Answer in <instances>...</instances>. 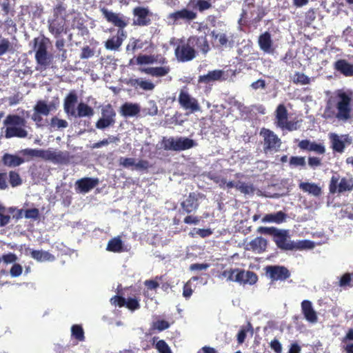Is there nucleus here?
<instances>
[{
  "label": "nucleus",
  "mask_w": 353,
  "mask_h": 353,
  "mask_svg": "<svg viewBox=\"0 0 353 353\" xmlns=\"http://www.w3.org/2000/svg\"><path fill=\"white\" fill-rule=\"evenodd\" d=\"M353 92L350 90H337L326 101L323 117L327 120L347 123L352 118Z\"/></svg>",
  "instance_id": "f257e3e1"
},
{
  "label": "nucleus",
  "mask_w": 353,
  "mask_h": 353,
  "mask_svg": "<svg viewBox=\"0 0 353 353\" xmlns=\"http://www.w3.org/2000/svg\"><path fill=\"white\" fill-rule=\"evenodd\" d=\"M26 122L25 119L18 114H8L3 121V125L6 126L5 137L26 138L28 136V131L23 128Z\"/></svg>",
  "instance_id": "f03ea898"
},
{
  "label": "nucleus",
  "mask_w": 353,
  "mask_h": 353,
  "mask_svg": "<svg viewBox=\"0 0 353 353\" xmlns=\"http://www.w3.org/2000/svg\"><path fill=\"white\" fill-rule=\"evenodd\" d=\"M196 143L192 139L185 137H163L161 142L165 150L183 151L196 146Z\"/></svg>",
  "instance_id": "7ed1b4c3"
},
{
  "label": "nucleus",
  "mask_w": 353,
  "mask_h": 353,
  "mask_svg": "<svg viewBox=\"0 0 353 353\" xmlns=\"http://www.w3.org/2000/svg\"><path fill=\"white\" fill-rule=\"evenodd\" d=\"M48 39L46 38H35L34 39V50L35 60L39 66L46 69L50 65L52 56L48 51Z\"/></svg>",
  "instance_id": "20e7f679"
},
{
  "label": "nucleus",
  "mask_w": 353,
  "mask_h": 353,
  "mask_svg": "<svg viewBox=\"0 0 353 353\" xmlns=\"http://www.w3.org/2000/svg\"><path fill=\"white\" fill-rule=\"evenodd\" d=\"M203 39H195V37H190L187 41H181L175 48L174 53L178 61L187 62L192 60L196 57L194 42L203 41Z\"/></svg>",
  "instance_id": "39448f33"
},
{
  "label": "nucleus",
  "mask_w": 353,
  "mask_h": 353,
  "mask_svg": "<svg viewBox=\"0 0 353 353\" xmlns=\"http://www.w3.org/2000/svg\"><path fill=\"white\" fill-rule=\"evenodd\" d=\"M329 189L332 194L352 191L353 190V179L352 177L340 179L339 174H334L331 178Z\"/></svg>",
  "instance_id": "423d86ee"
},
{
  "label": "nucleus",
  "mask_w": 353,
  "mask_h": 353,
  "mask_svg": "<svg viewBox=\"0 0 353 353\" xmlns=\"http://www.w3.org/2000/svg\"><path fill=\"white\" fill-rule=\"evenodd\" d=\"M100 11L106 21L118 27L119 30H123L128 24L129 18L121 13L114 12L105 7L101 8Z\"/></svg>",
  "instance_id": "0eeeda50"
},
{
  "label": "nucleus",
  "mask_w": 353,
  "mask_h": 353,
  "mask_svg": "<svg viewBox=\"0 0 353 353\" xmlns=\"http://www.w3.org/2000/svg\"><path fill=\"white\" fill-rule=\"evenodd\" d=\"M196 13L187 8L170 13L167 19L170 24H179L181 21L190 22L196 18Z\"/></svg>",
  "instance_id": "6e6552de"
},
{
  "label": "nucleus",
  "mask_w": 353,
  "mask_h": 353,
  "mask_svg": "<svg viewBox=\"0 0 353 353\" xmlns=\"http://www.w3.org/2000/svg\"><path fill=\"white\" fill-rule=\"evenodd\" d=\"M261 134L264 139V150L266 153L278 150L281 145V140L272 131L263 128Z\"/></svg>",
  "instance_id": "1a4fd4ad"
},
{
  "label": "nucleus",
  "mask_w": 353,
  "mask_h": 353,
  "mask_svg": "<svg viewBox=\"0 0 353 353\" xmlns=\"http://www.w3.org/2000/svg\"><path fill=\"white\" fill-rule=\"evenodd\" d=\"M178 101L184 110H190L191 112H199L201 110L198 101L184 90H181Z\"/></svg>",
  "instance_id": "9d476101"
},
{
  "label": "nucleus",
  "mask_w": 353,
  "mask_h": 353,
  "mask_svg": "<svg viewBox=\"0 0 353 353\" xmlns=\"http://www.w3.org/2000/svg\"><path fill=\"white\" fill-rule=\"evenodd\" d=\"M134 26H147L150 24V12L148 8L137 6L132 10Z\"/></svg>",
  "instance_id": "9b49d317"
},
{
  "label": "nucleus",
  "mask_w": 353,
  "mask_h": 353,
  "mask_svg": "<svg viewBox=\"0 0 353 353\" xmlns=\"http://www.w3.org/2000/svg\"><path fill=\"white\" fill-rule=\"evenodd\" d=\"M265 272L273 281H284L290 276L288 268L281 265H268L265 268Z\"/></svg>",
  "instance_id": "f8f14e48"
},
{
  "label": "nucleus",
  "mask_w": 353,
  "mask_h": 353,
  "mask_svg": "<svg viewBox=\"0 0 353 353\" xmlns=\"http://www.w3.org/2000/svg\"><path fill=\"white\" fill-rule=\"evenodd\" d=\"M288 234V230H279L274 237V241L277 247L282 250H294L295 249L294 241L289 240Z\"/></svg>",
  "instance_id": "ddd939ff"
},
{
  "label": "nucleus",
  "mask_w": 353,
  "mask_h": 353,
  "mask_svg": "<svg viewBox=\"0 0 353 353\" xmlns=\"http://www.w3.org/2000/svg\"><path fill=\"white\" fill-rule=\"evenodd\" d=\"M78 102V96L74 90L70 91L63 100V110L67 117L72 118L75 115L76 105Z\"/></svg>",
  "instance_id": "4468645a"
},
{
  "label": "nucleus",
  "mask_w": 353,
  "mask_h": 353,
  "mask_svg": "<svg viewBox=\"0 0 353 353\" xmlns=\"http://www.w3.org/2000/svg\"><path fill=\"white\" fill-rule=\"evenodd\" d=\"M301 306L305 319L312 324H315L318 321V316L313 307L312 303L309 300H303Z\"/></svg>",
  "instance_id": "2eb2a0df"
},
{
  "label": "nucleus",
  "mask_w": 353,
  "mask_h": 353,
  "mask_svg": "<svg viewBox=\"0 0 353 353\" xmlns=\"http://www.w3.org/2000/svg\"><path fill=\"white\" fill-rule=\"evenodd\" d=\"M110 302L112 305L119 307L126 306L132 311L140 307L139 301L135 298H128L125 299L124 297L115 296L110 299Z\"/></svg>",
  "instance_id": "dca6fc26"
},
{
  "label": "nucleus",
  "mask_w": 353,
  "mask_h": 353,
  "mask_svg": "<svg viewBox=\"0 0 353 353\" xmlns=\"http://www.w3.org/2000/svg\"><path fill=\"white\" fill-rule=\"evenodd\" d=\"M198 196L199 194L195 192L190 193L188 197L181 202V206L183 212L190 214L195 212L198 209L199 206Z\"/></svg>",
  "instance_id": "f3484780"
},
{
  "label": "nucleus",
  "mask_w": 353,
  "mask_h": 353,
  "mask_svg": "<svg viewBox=\"0 0 353 353\" xmlns=\"http://www.w3.org/2000/svg\"><path fill=\"white\" fill-rule=\"evenodd\" d=\"M99 183L98 178L85 177L77 180L75 185L81 193H87L95 188Z\"/></svg>",
  "instance_id": "a211bd4d"
},
{
  "label": "nucleus",
  "mask_w": 353,
  "mask_h": 353,
  "mask_svg": "<svg viewBox=\"0 0 353 353\" xmlns=\"http://www.w3.org/2000/svg\"><path fill=\"white\" fill-rule=\"evenodd\" d=\"M125 38V31L123 30H118L117 35L112 37L105 41V46L108 50H117L121 46Z\"/></svg>",
  "instance_id": "6ab92c4d"
},
{
  "label": "nucleus",
  "mask_w": 353,
  "mask_h": 353,
  "mask_svg": "<svg viewBox=\"0 0 353 353\" xmlns=\"http://www.w3.org/2000/svg\"><path fill=\"white\" fill-rule=\"evenodd\" d=\"M43 159L50 161L54 163H64L67 161L68 158L63 152H56L48 149L43 150Z\"/></svg>",
  "instance_id": "aec40b11"
},
{
  "label": "nucleus",
  "mask_w": 353,
  "mask_h": 353,
  "mask_svg": "<svg viewBox=\"0 0 353 353\" xmlns=\"http://www.w3.org/2000/svg\"><path fill=\"white\" fill-rule=\"evenodd\" d=\"M141 111V106L138 103L130 102L124 103L120 108L119 113L125 118L137 116Z\"/></svg>",
  "instance_id": "412c9836"
},
{
  "label": "nucleus",
  "mask_w": 353,
  "mask_h": 353,
  "mask_svg": "<svg viewBox=\"0 0 353 353\" xmlns=\"http://www.w3.org/2000/svg\"><path fill=\"white\" fill-rule=\"evenodd\" d=\"M225 72L221 70H214L208 72L207 74L199 76V82L201 83H210L212 81L225 80Z\"/></svg>",
  "instance_id": "4be33fe9"
},
{
  "label": "nucleus",
  "mask_w": 353,
  "mask_h": 353,
  "mask_svg": "<svg viewBox=\"0 0 353 353\" xmlns=\"http://www.w3.org/2000/svg\"><path fill=\"white\" fill-rule=\"evenodd\" d=\"M256 274L251 271L239 270L236 274V282L240 284L253 285L257 281Z\"/></svg>",
  "instance_id": "5701e85b"
},
{
  "label": "nucleus",
  "mask_w": 353,
  "mask_h": 353,
  "mask_svg": "<svg viewBox=\"0 0 353 353\" xmlns=\"http://www.w3.org/2000/svg\"><path fill=\"white\" fill-rule=\"evenodd\" d=\"M299 147L301 150L315 152L317 154H323L325 152V148L321 143H317L314 141H310L307 139H304L299 143Z\"/></svg>",
  "instance_id": "b1692460"
},
{
  "label": "nucleus",
  "mask_w": 353,
  "mask_h": 353,
  "mask_svg": "<svg viewBox=\"0 0 353 353\" xmlns=\"http://www.w3.org/2000/svg\"><path fill=\"white\" fill-rule=\"evenodd\" d=\"M258 43L260 49L267 54H272V40L269 32H265L259 37Z\"/></svg>",
  "instance_id": "393cba45"
},
{
  "label": "nucleus",
  "mask_w": 353,
  "mask_h": 353,
  "mask_svg": "<svg viewBox=\"0 0 353 353\" xmlns=\"http://www.w3.org/2000/svg\"><path fill=\"white\" fill-rule=\"evenodd\" d=\"M127 84L135 89L141 88L144 91H152L155 87V85L151 81L145 80L141 78H131L128 81Z\"/></svg>",
  "instance_id": "a878e982"
},
{
  "label": "nucleus",
  "mask_w": 353,
  "mask_h": 353,
  "mask_svg": "<svg viewBox=\"0 0 353 353\" xmlns=\"http://www.w3.org/2000/svg\"><path fill=\"white\" fill-rule=\"evenodd\" d=\"M268 241L265 239L258 236L252 240L248 245L247 250H252L256 253H262L267 248Z\"/></svg>",
  "instance_id": "bb28decb"
},
{
  "label": "nucleus",
  "mask_w": 353,
  "mask_h": 353,
  "mask_svg": "<svg viewBox=\"0 0 353 353\" xmlns=\"http://www.w3.org/2000/svg\"><path fill=\"white\" fill-rule=\"evenodd\" d=\"M94 114V109L84 102H80L77 105L73 118H91Z\"/></svg>",
  "instance_id": "cd10ccee"
},
{
  "label": "nucleus",
  "mask_w": 353,
  "mask_h": 353,
  "mask_svg": "<svg viewBox=\"0 0 353 353\" xmlns=\"http://www.w3.org/2000/svg\"><path fill=\"white\" fill-rule=\"evenodd\" d=\"M329 139L331 143V148L334 152L340 154H342L344 152L345 145L344 144V140H343V137H341V135L336 133H330Z\"/></svg>",
  "instance_id": "c85d7f7f"
},
{
  "label": "nucleus",
  "mask_w": 353,
  "mask_h": 353,
  "mask_svg": "<svg viewBox=\"0 0 353 353\" xmlns=\"http://www.w3.org/2000/svg\"><path fill=\"white\" fill-rule=\"evenodd\" d=\"M334 69L345 77L353 76V64L348 63L345 59L337 60L334 63Z\"/></svg>",
  "instance_id": "c756f323"
},
{
  "label": "nucleus",
  "mask_w": 353,
  "mask_h": 353,
  "mask_svg": "<svg viewBox=\"0 0 353 353\" xmlns=\"http://www.w3.org/2000/svg\"><path fill=\"white\" fill-rule=\"evenodd\" d=\"M141 72L150 74L152 77H161L165 76L170 72L169 67L159 66V67H148L141 68L139 69Z\"/></svg>",
  "instance_id": "7c9ffc66"
},
{
  "label": "nucleus",
  "mask_w": 353,
  "mask_h": 353,
  "mask_svg": "<svg viewBox=\"0 0 353 353\" xmlns=\"http://www.w3.org/2000/svg\"><path fill=\"white\" fill-rule=\"evenodd\" d=\"M24 159L17 155L6 153L2 157V162L4 165L9 168H15L24 163Z\"/></svg>",
  "instance_id": "2f4dec72"
},
{
  "label": "nucleus",
  "mask_w": 353,
  "mask_h": 353,
  "mask_svg": "<svg viewBox=\"0 0 353 353\" xmlns=\"http://www.w3.org/2000/svg\"><path fill=\"white\" fill-rule=\"evenodd\" d=\"M287 215L282 211L276 212V213H270L265 214L262 218L263 223H274L280 224L283 223L286 219Z\"/></svg>",
  "instance_id": "473e14b6"
},
{
  "label": "nucleus",
  "mask_w": 353,
  "mask_h": 353,
  "mask_svg": "<svg viewBox=\"0 0 353 353\" xmlns=\"http://www.w3.org/2000/svg\"><path fill=\"white\" fill-rule=\"evenodd\" d=\"M30 256L32 258L39 262L53 261L55 259L54 255L51 254L48 251L43 250H32L30 251Z\"/></svg>",
  "instance_id": "72a5a7b5"
},
{
  "label": "nucleus",
  "mask_w": 353,
  "mask_h": 353,
  "mask_svg": "<svg viewBox=\"0 0 353 353\" xmlns=\"http://www.w3.org/2000/svg\"><path fill=\"white\" fill-rule=\"evenodd\" d=\"M299 188L314 196H319L321 194V188L314 183L301 182L299 184Z\"/></svg>",
  "instance_id": "f704fd0d"
},
{
  "label": "nucleus",
  "mask_w": 353,
  "mask_h": 353,
  "mask_svg": "<svg viewBox=\"0 0 353 353\" xmlns=\"http://www.w3.org/2000/svg\"><path fill=\"white\" fill-rule=\"evenodd\" d=\"M106 250L113 252H121L123 251V243L119 236L110 239L107 245Z\"/></svg>",
  "instance_id": "c9c22d12"
},
{
  "label": "nucleus",
  "mask_w": 353,
  "mask_h": 353,
  "mask_svg": "<svg viewBox=\"0 0 353 353\" xmlns=\"http://www.w3.org/2000/svg\"><path fill=\"white\" fill-rule=\"evenodd\" d=\"M50 127L51 130H59L68 127V122L62 119H59L57 116L52 117L50 121Z\"/></svg>",
  "instance_id": "e433bc0d"
},
{
  "label": "nucleus",
  "mask_w": 353,
  "mask_h": 353,
  "mask_svg": "<svg viewBox=\"0 0 353 353\" xmlns=\"http://www.w3.org/2000/svg\"><path fill=\"white\" fill-rule=\"evenodd\" d=\"M116 112L110 104L104 105L101 108V118L116 123Z\"/></svg>",
  "instance_id": "4c0bfd02"
},
{
  "label": "nucleus",
  "mask_w": 353,
  "mask_h": 353,
  "mask_svg": "<svg viewBox=\"0 0 353 353\" xmlns=\"http://www.w3.org/2000/svg\"><path fill=\"white\" fill-rule=\"evenodd\" d=\"M51 108L45 101L39 100L34 107V111L43 116H48L50 112Z\"/></svg>",
  "instance_id": "58836bf2"
},
{
  "label": "nucleus",
  "mask_w": 353,
  "mask_h": 353,
  "mask_svg": "<svg viewBox=\"0 0 353 353\" xmlns=\"http://www.w3.org/2000/svg\"><path fill=\"white\" fill-rule=\"evenodd\" d=\"M339 285L346 289L353 287V273H345L339 279Z\"/></svg>",
  "instance_id": "ea45409f"
},
{
  "label": "nucleus",
  "mask_w": 353,
  "mask_h": 353,
  "mask_svg": "<svg viewBox=\"0 0 353 353\" xmlns=\"http://www.w3.org/2000/svg\"><path fill=\"white\" fill-rule=\"evenodd\" d=\"M292 81L295 84L305 85L310 83L311 79L302 72H296L292 77Z\"/></svg>",
  "instance_id": "a19ab883"
},
{
  "label": "nucleus",
  "mask_w": 353,
  "mask_h": 353,
  "mask_svg": "<svg viewBox=\"0 0 353 353\" xmlns=\"http://www.w3.org/2000/svg\"><path fill=\"white\" fill-rule=\"evenodd\" d=\"M71 335L79 341L85 340L84 331L81 325L75 324L71 327Z\"/></svg>",
  "instance_id": "79ce46f5"
},
{
  "label": "nucleus",
  "mask_w": 353,
  "mask_h": 353,
  "mask_svg": "<svg viewBox=\"0 0 353 353\" xmlns=\"http://www.w3.org/2000/svg\"><path fill=\"white\" fill-rule=\"evenodd\" d=\"M212 37L219 41V44L223 47H232L233 41H229L228 37L224 33H215L212 32Z\"/></svg>",
  "instance_id": "37998d69"
},
{
  "label": "nucleus",
  "mask_w": 353,
  "mask_h": 353,
  "mask_svg": "<svg viewBox=\"0 0 353 353\" xmlns=\"http://www.w3.org/2000/svg\"><path fill=\"white\" fill-rule=\"evenodd\" d=\"M43 150L41 149L26 148L21 151V154L32 157H39L43 159Z\"/></svg>",
  "instance_id": "c03bdc74"
},
{
  "label": "nucleus",
  "mask_w": 353,
  "mask_h": 353,
  "mask_svg": "<svg viewBox=\"0 0 353 353\" xmlns=\"http://www.w3.org/2000/svg\"><path fill=\"white\" fill-rule=\"evenodd\" d=\"M251 330L252 332V326L250 323H248L247 327H243L237 334V342L239 344H242L246 338L247 332Z\"/></svg>",
  "instance_id": "a18cd8bd"
},
{
  "label": "nucleus",
  "mask_w": 353,
  "mask_h": 353,
  "mask_svg": "<svg viewBox=\"0 0 353 353\" xmlns=\"http://www.w3.org/2000/svg\"><path fill=\"white\" fill-rule=\"evenodd\" d=\"M236 188L245 194H252L254 192V188L252 185L241 181L236 183Z\"/></svg>",
  "instance_id": "49530a36"
},
{
  "label": "nucleus",
  "mask_w": 353,
  "mask_h": 353,
  "mask_svg": "<svg viewBox=\"0 0 353 353\" xmlns=\"http://www.w3.org/2000/svg\"><path fill=\"white\" fill-rule=\"evenodd\" d=\"M294 250L312 249L314 247V243L309 240H302L294 241Z\"/></svg>",
  "instance_id": "de8ad7c7"
},
{
  "label": "nucleus",
  "mask_w": 353,
  "mask_h": 353,
  "mask_svg": "<svg viewBox=\"0 0 353 353\" xmlns=\"http://www.w3.org/2000/svg\"><path fill=\"white\" fill-rule=\"evenodd\" d=\"M290 165L292 167H304L306 162L303 157L293 156L290 159Z\"/></svg>",
  "instance_id": "09e8293b"
},
{
  "label": "nucleus",
  "mask_w": 353,
  "mask_h": 353,
  "mask_svg": "<svg viewBox=\"0 0 353 353\" xmlns=\"http://www.w3.org/2000/svg\"><path fill=\"white\" fill-rule=\"evenodd\" d=\"M155 348L159 353H172L170 347L164 340H159L155 343Z\"/></svg>",
  "instance_id": "8fccbe9b"
},
{
  "label": "nucleus",
  "mask_w": 353,
  "mask_h": 353,
  "mask_svg": "<svg viewBox=\"0 0 353 353\" xmlns=\"http://www.w3.org/2000/svg\"><path fill=\"white\" fill-rule=\"evenodd\" d=\"M9 182L12 187H17L21 184L22 180L17 172L10 171L9 172Z\"/></svg>",
  "instance_id": "3c124183"
},
{
  "label": "nucleus",
  "mask_w": 353,
  "mask_h": 353,
  "mask_svg": "<svg viewBox=\"0 0 353 353\" xmlns=\"http://www.w3.org/2000/svg\"><path fill=\"white\" fill-rule=\"evenodd\" d=\"M143 111L150 116L157 115L158 113V107L156 102L153 100H150L148 102V106L143 110Z\"/></svg>",
  "instance_id": "603ef678"
},
{
  "label": "nucleus",
  "mask_w": 353,
  "mask_h": 353,
  "mask_svg": "<svg viewBox=\"0 0 353 353\" xmlns=\"http://www.w3.org/2000/svg\"><path fill=\"white\" fill-rule=\"evenodd\" d=\"M195 37V39H198V40L203 39V42L201 41V43L199 41L194 42V48L197 47L204 54L207 53L208 52L210 48H209V45L208 43L206 38L203 37Z\"/></svg>",
  "instance_id": "864d4df0"
},
{
  "label": "nucleus",
  "mask_w": 353,
  "mask_h": 353,
  "mask_svg": "<svg viewBox=\"0 0 353 353\" xmlns=\"http://www.w3.org/2000/svg\"><path fill=\"white\" fill-rule=\"evenodd\" d=\"M114 124V122L101 117L97 121L95 126L97 129L103 130L109 127L113 126Z\"/></svg>",
  "instance_id": "5fc2aeb1"
},
{
  "label": "nucleus",
  "mask_w": 353,
  "mask_h": 353,
  "mask_svg": "<svg viewBox=\"0 0 353 353\" xmlns=\"http://www.w3.org/2000/svg\"><path fill=\"white\" fill-rule=\"evenodd\" d=\"M170 327V323L165 320H159L152 323V328L157 330L159 332L163 331Z\"/></svg>",
  "instance_id": "6e6d98bb"
},
{
  "label": "nucleus",
  "mask_w": 353,
  "mask_h": 353,
  "mask_svg": "<svg viewBox=\"0 0 353 353\" xmlns=\"http://www.w3.org/2000/svg\"><path fill=\"white\" fill-rule=\"evenodd\" d=\"M239 272L238 269L224 270L221 276L226 278L228 281L236 282V274Z\"/></svg>",
  "instance_id": "4d7b16f0"
},
{
  "label": "nucleus",
  "mask_w": 353,
  "mask_h": 353,
  "mask_svg": "<svg viewBox=\"0 0 353 353\" xmlns=\"http://www.w3.org/2000/svg\"><path fill=\"white\" fill-rule=\"evenodd\" d=\"M278 231H279V230L274 227H259L257 229L259 233L273 235L274 237H275Z\"/></svg>",
  "instance_id": "13d9d810"
},
{
  "label": "nucleus",
  "mask_w": 353,
  "mask_h": 353,
  "mask_svg": "<svg viewBox=\"0 0 353 353\" xmlns=\"http://www.w3.org/2000/svg\"><path fill=\"white\" fill-rule=\"evenodd\" d=\"M119 163L121 166H122L125 168H129L131 166H134L135 159L127 158V157H120V159H119Z\"/></svg>",
  "instance_id": "bf43d9fd"
},
{
  "label": "nucleus",
  "mask_w": 353,
  "mask_h": 353,
  "mask_svg": "<svg viewBox=\"0 0 353 353\" xmlns=\"http://www.w3.org/2000/svg\"><path fill=\"white\" fill-rule=\"evenodd\" d=\"M39 216V212L37 208H32L24 210V216L26 219H32L36 220Z\"/></svg>",
  "instance_id": "052dcab7"
},
{
  "label": "nucleus",
  "mask_w": 353,
  "mask_h": 353,
  "mask_svg": "<svg viewBox=\"0 0 353 353\" xmlns=\"http://www.w3.org/2000/svg\"><path fill=\"white\" fill-rule=\"evenodd\" d=\"M154 59L152 57L146 54L139 55L137 58V63L139 65L152 63Z\"/></svg>",
  "instance_id": "680f3d73"
},
{
  "label": "nucleus",
  "mask_w": 353,
  "mask_h": 353,
  "mask_svg": "<svg viewBox=\"0 0 353 353\" xmlns=\"http://www.w3.org/2000/svg\"><path fill=\"white\" fill-rule=\"evenodd\" d=\"M11 47V43L8 39H1L0 41V56L6 54Z\"/></svg>",
  "instance_id": "e2e57ef3"
},
{
  "label": "nucleus",
  "mask_w": 353,
  "mask_h": 353,
  "mask_svg": "<svg viewBox=\"0 0 353 353\" xmlns=\"http://www.w3.org/2000/svg\"><path fill=\"white\" fill-rule=\"evenodd\" d=\"M276 119H288V112L283 104H280L276 108Z\"/></svg>",
  "instance_id": "0e129e2a"
},
{
  "label": "nucleus",
  "mask_w": 353,
  "mask_h": 353,
  "mask_svg": "<svg viewBox=\"0 0 353 353\" xmlns=\"http://www.w3.org/2000/svg\"><path fill=\"white\" fill-rule=\"evenodd\" d=\"M3 261L6 264H10L15 263L17 260V256L15 254L10 252L6 254H3L1 258V260Z\"/></svg>",
  "instance_id": "69168bd1"
},
{
  "label": "nucleus",
  "mask_w": 353,
  "mask_h": 353,
  "mask_svg": "<svg viewBox=\"0 0 353 353\" xmlns=\"http://www.w3.org/2000/svg\"><path fill=\"white\" fill-rule=\"evenodd\" d=\"M94 54V52L92 49H91L89 46H85L82 48L81 53L80 54V58L81 59H87Z\"/></svg>",
  "instance_id": "338daca9"
},
{
  "label": "nucleus",
  "mask_w": 353,
  "mask_h": 353,
  "mask_svg": "<svg viewBox=\"0 0 353 353\" xmlns=\"http://www.w3.org/2000/svg\"><path fill=\"white\" fill-rule=\"evenodd\" d=\"M63 28L62 26L53 22L49 26V30L56 37L60 34L63 32Z\"/></svg>",
  "instance_id": "774afa93"
}]
</instances>
